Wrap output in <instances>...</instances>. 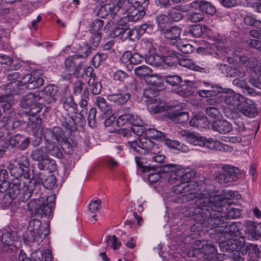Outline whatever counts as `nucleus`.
Returning <instances> with one entry per match:
<instances>
[{"label": "nucleus", "mask_w": 261, "mask_h": 261, "mask_svg": "<svg viewBox=\"0 0 261 261\" xmlns=\"http://www.w3.org/2000/svg\"><path fill=\"white\" fill-rule=\"evenodd\" d=\"M196 207L191 211L193 216L204 227H214L228 223L231 219L237 218L241 214L239 209L226 204V200L219 196L199 194Z\"/></svg>", "instance_id": "1"}, {"label": "nucleus", "mask_w": 261, "mask_h": 261, "mask_svg": "<svg viewBox=\"0 0 261 261\" xmlns=\"http://www.w3.org/2000/svg\"><path fill=\"white\" fill-rule=\"evenodd\" d=\"M40 187L41 185L37 184L35 179L30 180L25 186V182L16 179L10 185L8 192L6 194L14 200L18 196L20 191L23 190L22 200L23 202L28 200L34 194L35 198L31 199L28 203V209L32 215L42 218L50 215L55 196L51 195L46 197L45 202L44 197L41 196Z\"/></svg>", "instance_id": "2"}, {"label": "nucleus", "mask_w": 261, "mask_h": 261, "mask_svg": "<svg viewBox=\"0 0 261 261\" xmlns=\"http://www.w3.org/2000/svg\"><path fill=\"white\" fill-rule=\"evenodd\" d=\"M192 173L190 172L185 173V170L179 167L176 173H174L169 178V182L172 184H176L175 181L180 180L181 181L179 184L174 186L172 191L173 193L177 194L184 193L182 195L183 199L186 201L195 200V206L190 209V212L196 207V201L198 198L195 195L199 194H208V193H202L201 192H194L198 187V184L194 181H190L192 178Z\"/></svg>", "instance_id": "3"}, {"label": "nucleus", "mask_w": 261, "mask_h": 261, "mask_svg": "<svg viewBox=\"0 0 261 261\" xmlns=\"http://www.w3.org/2000/svg\"><path fill=\"white\" fill-rule=\"evenodd\" d=\"M128 145L135 151L146 155V159L149 161L162 163L165 159V155L160 154V146L149 139L144 141L129 142Z\"/></svg>", "instance_id": "4"}, {"label": "nucleus", "mask_w": 261, "mask_h": 261, "mask_svg": "<svg viewBox=\"0 0 261 261\" xmlns=\"http://www.w3.org/2000/svg\"><path fill=\"white\" fill-rule=\"evenodd\" d=\"M180 136L185 137L186 141L194 145L204 146L210 149L224 151L228 150L229 146L221 142L213 140H205L198 135L191 133L188 130H185L180 132Z\"/></svg>", "instance_id": "5"}, {"label": "nucleus", "mask_w": 261, "mask_h": 261, "mask_svg": "<svg viewBox=\"0 0 261 261\" xmlns=\"http://www.w3.org/2000/svg\"><path fill=\"white\" fill-rule=\"evenodd\" d=\"M47 233L46 228L41 225V221L38 219H33L29 222L25 240L29 243H37L40 244Z\"/></svg>", "instance_id": "6"}, {"label": "nucleus", "mask_w": 261, "mask_h": 261, "mask_svg": "<svg viewBox=\"0 0 261 261\" xmlns=\"http://www.w3.org/2000/svg\"><path fill=\"white\" fill-rule=\"evenodd\" d=\"M221 102H224L228 107H231L230 113L227 114V112H225L227 117L234 119L236 117V111L238 108V105H240V102H243L245 100V98L242 95L234 93L232 90H229L228 92H224L220 95Z\"/></svg>", "instance_id": "7"}, {"label": "nucleus", "mask_w": 261, "mask_h": 261, "mask_svg": "<svg viewBox=\"0 0 261 261\" xmlns=\"http://www.w3.org/2000/svg\"><path fill=\"white\" fill-rule=\"evenodd\" d=\"M223 173L217 174L216 180L221 185H225L232 181L237 180L243 174V170H241L237 167L228 165L222 166Z\"/></svg>", "instance_id": "8"}, {"label": "nucleus", "mask_w": 261, "mask_h": 261, "mask_svg": "<svg viewBox=\"0 0 261 261\" xmlns=\"http://www.w3.org/2000/svg\"><path fill=\"white\" fill-rule=\"evenodd\" d=\"M223 173L217 174L216 180L221 185H225L232 181L237 180L243 174V170H241L237 167L228 165L222 166Z\"/></svg>", "instance_id": "9"}, {"label": "nucleus", "mask_w": 261, "mask_h": 261, "mask_svg": "<svg viewBox=\"0 0 261 261\" xmlns=\"http://www.w3.org/2000/svg\"><path fill=\"white\" fill-rule=\"evenodd\" d=\"M32 160L37 162V167L41 170H44L53 165L55 161L50 159L47 154L46 148L44 146L33 150L31 153Z\"/></svg>", "instance_id": "10"}, {"label": "nucleus", "mask_w": 261, "mask_h": 261, "mask_svg": "<svg viewBox=\"0 0 261 261\" xmlns=\"http://www.w3.org/2000/svg\"><path fill=\"white\" fill-rule=\"evenodd\" d=\"M122 2L127 16L130 21H136L142 18L146 12L139 8L140 2L136 0H120Z\"/></svg>", "instance_id": "11"}, {"label": "nucleus", "mask_w": 261, "mask_h": 261, "mask_svg": "<svg viewBox=\"0 0 261 261\" xmlns=\"http://www.w3.org/2000/svg\"><path fill=\"white\" fill-rule=\"evenodd\" d=\"M74 115L70 116L68 119H65L62 123V126L69 130L70 132L76 131L77 126L82 127L86 123L85 116L87 115L86 111L82 110L80 112L73 113Z\"/></svg>", "instance_id": "12"}, {"label": "nucleus", "mask_w": 261, "mask_h": 261, "mask_svg": "<svg viewBox=\"0 0 261 261\" xmlns=\"http://www.w3.org/2000/svg\"><path fill=\"white\" fill-rule=\"evenodd\" d=\"M143 96L147 99L145 100L148 106L154 113H160L166 110L164 104L163 102L159 103V99L155 98L156 92L152 88L146 89L143 92Z\"/></svg>", "instance_id": "13"}, {"label": "nucleus", "mask_w": 261, "mask_h": 261, "mask_svg": "<svg viewBox=\"0 0 261 261\" xmlns=\"http://www.w3.org/2000/svg\"><path fill=\"white\" fill-rule=\"evenodd\" d=\"M217 249L214 245L212 244H203L199 248H194L192 252H189V256H197L200 254L205 259L211 260L216 255Z\"/></svg>", "instance_id": "14"}, {"label": "nucleus", "mask_w": 261, "mask_h": 261, "mask_svg": "<svg viewBox=\"0 0 261 261\" xmlns=\"http://www.w3.org/2000/svg\"><path fill=\"white\" fill-rule=\"evenodd\" d=\"M44 79L34 71L31 74H27L21 79V85L24 86L26 89H33L42 86Z\"/></svg>", "instance_id": "15"}, {"label": "nucleus", "mask_w": 261, "mask_h": 261, "mask_svg": "<svg viewBox=\"0 0 261 261\" xmlns=\"http://www.w3.org/2000/svg\"><path fill=\"white\" fill-rule=\"evenodd\" d=\"M103 21L100 19H95L91 24L90 32L91 36L90 43L94 45V47H97L101 38V33L100 32L102 26Z\"/></svg>", "instance_id": "16"}, {"label": "nucleus", "mask_w": 261, "mask_h": 261, "mask_svg": "<svg viewBox=\"0 0 261 261\" xmlns=\"http://www.w3.org/2000/svg\"><path fill=\"white\" fill-rule=\"evenodd\" d=\"M122 7V2L120 1L115 5H105L104 6L101 7L98 10L97 15L101 18L109 16V19H113Z\"/></svg>", "instance_id": "17"}, {"label": "nucleus", "mask_w": 261, "mask_h": 261, "mask_svg": "<svg viewBox=\"0 0 261 261\" xmlns=\"http://www.w3.org/2000/svg\"><path fill=\"white\" fill-rule=\"evenodd\" d=\"M245 232L251 240H257L261 237V223L247 220L245 223Z\"/></svg>", "instance_id": "18"}, {"label": "nucleus", "mask_w": 261, "mask_h": 261, "mask_svg": "<svg viewBox=\"0 0 261 261\" xmlns=\"http://www.w3.org/2000/svg\"><path fill=\"white\" fill-rule=\"evenodd\" d=\"M181 28L173 25L165 29L163 32L165 38L171 43H178L181 32Z\"/></svg>", "instance_id": "19"}, {"label": "nucleus", "mask_w": 261, "mask_h": 261, "mask_svg": "<svg viewBox=\"0 0 261 261\" xmlns=\"http://www.w3.org/2000/svg\"><path fill=\"white\" fill-rule=\"evenodd\" d=\"M215 226L214 227H215ZM219 227L218 231L224 234V237H229L230 238H233L237 235V233L240 231V226L237 223L232 222L229 225H219L216 226Z\"/></svg>", "instance_id": "20"}, {"label": "nucleus", "mask_w": 261, "mask_h": 261, "mask_svg": "<svg viewBox=\"0 0 261 261\" xmlns=\"http://www.w3.org/2000/svg\"><path fill=\"white\" fill-rule=\"evenodd\" d=\"M212 129L220 134H225L232 129L231 124L225 120H216L211 124Z\"/></svg>", "instance_id": "21"}, {"label": "nucleus", "mask_w": 261, "mask_h": 261, "mask_svg": "<svg viewBox=\"0 0 261 261\" xmlns=\"http://www.w3.org/2000/svg\"><path fill=\"white\" fill-rule=\"evenodd\" d=\"M244 102H245L244 103L238 105V108L237 109V110L236 111V114L240 111L246 116L249 117H254V114L256 112V109L254 104L251 100L248 102L245 100Z\"/></svg>", "instance_id": "22"}, {"label": "nucleus", "mask_w": 261, "mask_h": 261, "mask_svg": "<svg viewBox=\"0 0 261 261\" xmlns=\"http://www.w3.org/2000/svg\"><path fill=\"white\" fill-rule=\"evenodd\" d=\"M15 233L6 229L0 230V251H5V247L11 245L14 239Z\"/></svg>", "instance_id": "23"}, {"label": "nucleus", "mask_w": 261, "mask_h": 261, "mask_svg": "<svg viewBox=\"0 0 261 261\" xmlns=\"http://www.w3.org/2000/svg\"><path fill=\"white\" fill-rule=\"evenodd\" d=\"M163 53L164 54L162 58L163 63L170 66H173L177 63L180 58L181 55L172 50L164 48Z\"/></svg>", "instance_id": "24"}, {"label": "nucleus", "mask_w": 261, "mask_h": 261, "mask_svg": "<svg viewBox=\"0 0 261 261\" xmlns=\"http://www.w3.org/2000/svg\"><path fill=\"white\" fill-rule=\"evenodd\" d=\"M117 123L118 126H123L126 124H142V120L137 116L130 113H125L120 115L117 120Z\"/></svg>", "instance_id": "25"}, {"label": "nucleus", "mask_w": 261, "mask_h": 261, "mask_svg": "<svg viewBox=\"0 0 261 261\" xmlns=\"http://www.w3.org/2000/svg\"><path fill=\"white\" fill-rule=\"evenodd\" d=\"M137 32L136 30H132L129 28L116 27L113 33L114 36L119 37L122 40L124 41L127 39H133L132 36Z\"/></svg>", "instance_id": "26"}, {"label": "nucleus", "mask_w": 261, "mask_h": 261, "mask_svg": "<svg viewBox=\"0 0 261 261\" xmlns=\"http://www.w3.org/2000/svg\"><path fill=\"white\" fill-rule=\"evenodd\" d=\"M42 120L39 117L33 116L29 118L28 127L33 131L34 135H41L42 127L41 126Z\"/></svg>", "instance_id": "27"}, {"label": "nucleus", "mask_w": 261, "mask_h": 261, "mask_svg": "<svg viewBox=\"0 0 261 261\" xmlns=\"http://www.w3.org/2000/svg\"><path fill=\"white\" fill-rule=\"evenodd\" d=\"M63 107L67 112L68 115H72L73 113L78 111L77 105L74 101L72 96L70 95H66L62 98Z\"/></svg>", "instance_id": "28"}, {"label": "nucleus", "mask_w": 261, "mask_h": 261, "mask_svg": "<svg viewBox=\"0 0 261 261\" xmlns=\"http://www.w3.org/2000/svg\"><path fill=\"white\" fill-rule=\"evenodd\" d=\"M130 95L127 93H121L118 92L116 93L109 94L108 96L110 101L116 103L118 105L125 104L130 98Z\"/></svg>", "instance_id": "29"}, {"label": "nucleus", "mask_w": 261, "mask_h": 261, "mask_svg": "<svg viewBox=\"0 0 261 261\" xmlns=\"http://www.w3.org/2000/svg\"><path fill=\"white\" fill-rule=\"evenodd\" d=\"M177 62L181 66L192 69L194 71L206 73L208 70L206 66L200 67L195 65L193 61L190 59H179Z\"/></svg>", "instance_id": "30"}, {"label": "nucleus", "mask_w": 261, "mask_h": 261, "mask_svg": "<svg viewBox=\"0 0 261 261\" xmlns=\"http://www.w3.org/2000/svg\"><path fill=\"white\" fill-rule=\"evenodd\" d=\"M24 89H25L24 86L21 85V80L20 81L11 82L6 86L5 90L8 93L7 95H11L13 97L14 94H20V90Z\"/></svg>", "instance_id": "31"}, {"label": "nucleus", "mask_w": 261, "mask_h": 261, "mask_svg": "<svg viewBox=\"0 0 261 261\" xmlns=\"http://www.w3.org/2000/svg\"><path fill=\"white\" fill-rule=\"evenodd\" d=\"M168 118L178 123H183L189 119L188 113L187 112L172 111L168 113Z\"/></svg>", "instance_id": "32"}, {"label": "nucleus", "mask_w": 261, "mask_h": 261, "mask_svg": "<svg viewBox=\"0 0 261 261\" xmlns=\"http://www.w3.org/2000/svg\"><path fill=\"white\" fill-rule=\"evenodd\" d=\"M190 125L194 127L205 128L209 125V122L206 116L199 114L196 115L191 119Z\"/></svg>", "instance_id": "33"}, {"label": "nucleus", "mask_w": 261, "mask_h": 261, "mask_svg": "<svg viewBox=\"0 0 261 261\" xmlns=\"http://www.w3.org/2000/svg\"><path fill=\"white\" fill-rule=\"evenodd\" d=\"M145 62L147 64L152 66L159 67L162 65V58L153 53H148L145 54Z\"/></svg>", "instance_id": "34"}, {"label": "nucleus", "mask_w": 261, "mask_h": 261, "mask_svg": "<svg viewBox=\"0 0 261 261\" xmlns=\"http://www.w3.org/2000/svg\"><path fill=\"white\" fill-rule=\"evenodd\" d=\"M226 238L228 239V241H221L219 244V247L223 252L228 251L235 249L237 248L233 247V244L237 245L238 243H242L241 241H238L237 239H232L229 237L226 236Z\"/></svg>", "instance_id": "35"}, {"label": "nucleus", "mask_w": 261, "mask_h": 261, "mask_svg": "<svg viewBox=\"0 0 261 261\" xmlns=\"http://www.w3.org/2000/svg\"><path fill=\"white\" fill-rule=\"evenodd\" d=\"M44 147L46 148L47 154L60 158L62 156V152L60 147L56 145L54 143L47 141Z\"/></svg>", "instance_id": "36"}, {"label": "nucleus", "mask_w": 261, "mask_h": 261, "mask_svg": "<svg viewBox=\"0 0 261 261\" xmlns=\"http://www.w3.org/2000/svg\"><path fill=\"white\" fill-rule=\"evenodd\" d=\"M144 80L147 84L158 88H161L163 86L162 82L163 80L159 75L156 74L150 73L146 77Z\"/></svg>", "instance_id": "37"}, {"label": "nucleus", "mask_w": 261, "mask_h": 261, "mask_svg": "<svg viewBox=\"0 0 261 261\" xmlns=\"http://www.w3.org/2000/svg\"><path fill=\"white\" fill-rule=\"evenodd\" d=\"M41 181L43 186L46 189H50L53 188L56 184V178L55 175L50 174L46 177L45 179L43 180L42 177H40L37 184H40L42 186L41 184L39 182ZM41 187H40V189Z\"/></svg>", "instance_id": "38"}, {"label": "nucleus", "mask_w": 261, "mask_h": 261, "mask_svg": "<svg viewBox=\"0 0 261 261\" xmlns=\"http://www.w3.org/2000/svg\"><path fill=\"white\" fill-rule=\"evenodd\" d=\"M156 22L158 25V29L162 32L170 23L169 19L167 15L164 14H160L156 16Z\"/></svg>", "instance_id": "39"}, {"label": "nucleus", "mask_w": 261, "mask_h": 261, "mask_svg": "<svg viewBox=\"0 0 261 261\" xmlns=\"http://www.w3.org/2000/svg\"><path fill=\"white\" fill-rule=\"evenodd\" d=\"M52 137L59 142H65L66 137L62 128L55 126L51 130Z\"/></svg>", "instance_id": "40"}, {"label": "nucleus", "mask_w": 261, "mask_h": 261, "mask_svg": "<svg viewBox=\"0 0 261 261\" xmlns=\"http://www.w3.org/2000/svg\"><path fill=\"white\" fill-rule=\"evenodd\" d=\"M96 47L89 42V44H85L80 47L79 54L76 56L77 58H87L91 53L92 50H94Z\"/></svg>", "instance_id": "41"}, {"label": "nucleus", "mask_w": 261, "mask_h": 261, "mask_svg": "<svg viewBox=\"0 0 261 261\" xmlns=\"http://www.w3.org/2000/svg\"><path fill=\"white\" fill-rule=\"evenodd\" d=\"M163 137V133L158 131L157 129L154 128H146L145 132V136L144 137L147 138L146 139L144 138V139H140L138 142L140 141H144L145 139H160Z\"/></svg>", "instance_id": "42"}, {"label": "nucleus", "mask_w": 261, "mask_h": 261, "mask_svg": "<svg viewBox=\"0 0 261 261\" xmlns=\"http://www.w3.org/2000/svg\"><path fill=\"white\" fill-rule=\"evenodd\" d=\"M97 106L104 114H110L109 113V106L106 99L101 96H97L95 98Z\"/></svg>", "instance_id": "43"}, {"label": "nucleus", "mask_w": 261, "mask_h": 261, "mask_svg": "<svg viewBox=\"0 0 261 261\" xmlns=\"http://www.w3.org/2000/svg\"><path fill=\"white\" fill-rule=\"evenodd\" d=\"M135 74L140 78L145 80L149 74L152 73V70L146 65L139 66L135 69Z\"/></svg>", "instance_id": "44"}, {"label": "nucleus", "mask_w": 261, "mask_h": 261, "mask_svg": "<svg viewBox=\"0 0 261 261\" xmlns=\"http://www.w3.org/2000/svg\"><path fill=\"white\" fill-rule=\"evenodd\" d=\"M0 103H2V107L4 111L10 110L13 105V98L11 95L0 96Z\"/></svg>", "instance_id": "45"}, {"label": "nucleus", "mask_w": 261, "mask_h": 261, "mask_svg": "<svg viewBox=\"0 0 261 261\" xmlns=\"http://www.w3.org/2000/svg\"><path fill=\"white\" fill-rule=\"evenodd\" d=\"M38 99H37V96L36 95V93H30L27 95H25L22 101V105L23 107H32L33 105H35V103L38 101Z\"/></svg>", "instance_id": "46"}, {"label": "nucleus", "mask_w": 261, "mask_h": 261, "mask_svg": "<svg viewBox=\"0 0 261 261\" xmlns=\"http://www.w3.org/2000/svg\"><path fill=\"white\" fill-rule=\"evenodd\" d=\"M244 22L247 25L253 26L257 29H261V21L256 20L252 15H247L244 18Z\"/></svg>", "instance_id": "47"}, {"label": "nucleus", "mask_w": 261, "mask_h": 261, "mask_svg": "<svg viewBox=\"0 0 261 261\" xmlns=\"http://www.w3.org/2000/svg\"><path fill=\"white\" fill-rule=\"evenodd\" d=\"M166 144L169 147L175 148L183 152H187L189 150L186 145L175 140H167L166 141Z\"/></svg>", "instance_id": "48"}, {"label": "nucleus", "mask_w": 261, "mask_h": 261, "mask_svg": "<svg viewBox=\"0 0 261 261\" xmlns=\"http://www.w3.org/2000/svg\"><path fill=\"white\" fill-rule=\"evenodd\" d=\"M201 12H205L210 15H213L216 12L215 7L209 2L201 1Z\"/></svg>", "instance_id": "49"}, {"label": "nucleus", "mask_w": 261, "mask_h": 261, "mask_svg": "<svg viewBox=\"0 0 261 261\" xmlns=\"http://www.w3.org/2000/svg\"><path fill=\"white\" fill-rule=\"evenodd\" d=\"M36 95L37 96V99L39 101L42 100V104L45 105L55 101L54 97H50L48 96L46 93L43 92V90L39 91H36Z\"/></svg>", "instance_id": "50"}, {"label": "nucleus", "mask_w": 261, "mask_h": 261, "mask_svg": "<svg viewBox=\"0 0 261 261\" xmlns=\"http://www.w3.org/2000/svg\"><path fill=\"white\" fill-rule=\"evenodd\" d=\"M36 95L37 96V99L39 101L42 100V104L45 105L55 101L54 97H50L48 96L46 93L43 92V90L39 91H36Z\"/></svg>", "instance_id": "51"}, {"label": "nucleus", "mask_w": 261, "mask_h": 261, "mask_svg": "<svg viewBox=\"0 0 261 261\" xmlns=\"http://www.w3.org/2000/svg\"><path fill=\"white\" fill-rule=\"evenodd\" d=\"M187 33L194 37L199 38L203 35V32L202 26L197 24L191 26Z\"/></svg>", "instance_id": "52"}, {"label": "nucleus", "mask_w": 261, "mask_h": 261, "mask_svg": "<svg viewBox=\"0 0 261 261\" xmlns=\"http://www.w3.org/2000/svg\"><path fill=\"white\" fill-rule=\"evenodd\" d=\"M261 251L257 244L249 243V253L248 257L249 258H257L260 257Z\"/></svg>", "instance_id": "53"}, {"label": "nucleus", "mask_w": 261, "mask_h": 261, "mask_svg": "<svg viewBox=\"0 0 261 261\" xmlns=\"http://www.w3.org/2000/svg\"><path fill=\"white\" fill-rule=\"evenodd\" d=\"M204 18V14L201 12H190L187 14V19L192 22H198Z\"/></svg>", "instance_id": "54"}, {"label": "nucleus", "mask_w": 261, "mask_h": 261, "mask_svg": "<svg viewBox=\"0 0 261 261\" xmlns=\"http://www.w3.org/2000/svg\"><path fill=\"white\" fill-rule=\"evenodd\" d=\"M146 128L144 127V123L142 120V124H134L132 125L131 130L139 137H144Z\"/></svg>", "instance_id": "55"}, {"label": "nucleus", "mask_w": 261, "mask_h": 261, "mask_svg": "<svg viewBox=\"0 0 261 261\" xmlns=\"http://www.w3.org/2000/svg\"><path fill=\"white\" fill-rule=\"evenodd\" d=\"M167 15L169 20L174 22H178L181 20L184 17V15L179 12L175 11L172 8L168 11Z\"/></svg>", "instance_id": "56"}, {"label": "nucleus", "mask_w": 261, "mask_h": 261, "mask_svg": "<svg viewBox=\"0 0 261 261\" xmlns=\"http://www.w3.org/2000/svg\"><path fill=\"white\" fill-rule=\"evenodd\" d=\"M108 245H110L114 250L118 249L121 246V242L115 235L108 236L106 239Z\"/></svg>", "instance_id": "57"}, {"label": "nucleus", "mask_w": 261, "mask_h": 261, "mask_svg": "<svg viewBox=\"0 0 261 261\" xmlns=\"http://www.w3.org/2000/svg\"><path fill=\"white\" fill-rule=\"evenodd\" d=\"M167 83L173 86H178L181 82V78L178 75H168L164 80Z\"/></svg>", "instance_id": "58"}, {"label": "nucleus", "mask_w": 261, "mask_h": 261, "mask_svg": "<svg viewBox=\"0 0 261 261\" xmlns=\"http://www.w3.org/2000/svg\"><path fill=\"white\" fill-rule=\"evenodd\" d=\"M181 88V90L179 94L184 96L191 95L194 92V88L193 87L191 83L187 85H183Z\"/></svg>", "instance_id": "59"}, {"label": "nucleus", "mask_w": 261, "mask_h": 261, "mask_svg": "<svg viewBox=\"0 0 261 261\" xmlns=\"http://www.w3.org/2000/svg\"><path fill=\"white\" fill-rule=\"evenodd\" d=\"M180 166L174 164H166L162 166V171L166 173H171L170 176L176 173ZM171 176H170V178Z\"/></svg>", "instance_id": "60"}, {"label": "nucleus", "mask_w": 261, "mask_h": 261, "mask_svg": "<svg viewBox=\"0 0 261 261\" xmlns=\"http://www.w3.org/2000/svg\"><path fill=\"white\" fill-rule=\"evenodd\" d=\"M89 92L87 88L84 90L83 93L82 95L81 101L79 103L80 107L83 108L82 110L86 111L87 113V106L88 105V99H89Z\"/></svg>", "instance_id": "61"}, {"label": "nucleus", "mask_w": 261, "mask_h": 261, "mask_svg": "<svg viewBox=\"0 0 261 261\" xmlns=\"http://www.w3.org/2000/svg\"><path fill=\"white\" fill-rule=\"evenodd\" d=\"M177 46L178 49L184 54H190L194 50V47L193 46L189 43L178 42L177 44Z\"/></svg>", "instance_id": "62"}, {"label": "nucleus", "mask_w": 261, "mask_h": 261, "mask_svg": "<svg viewBox=\"0 0 261 261\" xmlns=\"http://www.w3.org/2000/svg\"><path fill=\"white\" fill-rule=\"evenodd\" d=\"M30 143V139L29 137L21 135L17 148L21 150L26 149Z\"/></svg>", "instance_id": "63"}, {"label": "nucleus", "mask_w": 261, "mask_h": 261, "mask_svg": "<svg viewBox=\"0 0 261 261\" xmlns=\"http://www.w3.org/2000/svg\"><path fill=\"white\" fill-rule=\"evenodd\" d=\"M93 68L91 66H88L84 70L85 75L89 77L88 81V84L89 86H91V85L94 84V80L95 79V74L93 72Z\"/></svg>", "instance_id": "64"}]
</instances>
